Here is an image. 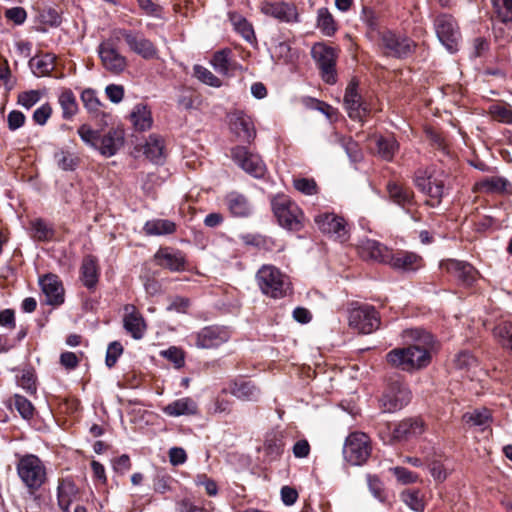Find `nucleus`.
I'll list each match as a JSON object with an SVG mask.
<instances>
[{"label": "nucleus", "mask_w": 512, "mask_h": 512, "mask_svg": "<svg viewBox=\"0 0 512 512\" xmlns=\"http://www.w3.org/2000/svg\"><path fill=\"white\" fill-rule=\"evenodd\" d=\"M107 98L113 103H120L124 97V88L122 85L109 84L105 88Z\"/></svg>", "instance_id": "nucleus-62"}, {"label": "nucleus", "mask_w": 512, "mask_h": 512, "mask_svg": "<svg viewBox=\"0 0 512 512\" xmlns=\"http://www.w3.org/2000/svg\"><path fill=\"white\" fill-rule=\"evenodd\" d=\"M405 347L395 348L387 353V362L404 371L424 368L431 362L435 340L432 334L422 328H408L402 331Z\"/></svg>", "instance_id": "nucleus-1"}, {"label": "nucleus", "mask_w": 512, "mask_h": 512, "mask_svg": "<svg viewBox=\"0 0 512 512\" xmlns=\"http://www.w3.org/2000/svg\"><path fill=\"white\" fill-rule=\"evenodd\" d=\"M357 82L352 80L346 87L344 94V106L348 116L352 120L362 121L368 114L369 108L367 103L362 99L357 90Z\"/></svg>", "instance_id": "nucleus-16"}, {"label": "nucleus", "mask_w": 512, "mask_h": 512, "mask_svg": "<svg viewBox=\"0 0 512 512\" xmlns=\"http://www.w3.org/2000/svg\"><path fill=\"white\" fill-rule=\"evenodd\" d=\"M173 478L169 475H158L154 480V490L157 493L164 494L172 490Z\"/></svg>", "instance_id": "nucleus-61"}, {"label": "nucleus", "mask_w": 512, "mask_h": 512, "mask_svg": "<svg viewBox=\"0 0 512 512\" xmlns=\"http://www.w3.org/2000/svg\"><path fill=\"white\" fill-rule=\"evenodd\" d=\"M425 463L429 466L430 473L436 481L443 482L447 478L446 468L439 460L434 458V454H425Z\"/></svg>", "instance_id": "nucleus-47"}, {"label": "nucleus", "mask_w": 512, "mask_h": 512, "mask_svg": "<svg viewBox=\"0 0 512 512\" xmlns=\"http://www.w3.org/2000/svg\"><path fill=\"white\" fill-rule=\"evenodd\" d=\"M390 199L407 212L415 205L414 192L398 183L390 182L387 185Z\"/></svg>", "instance_id": "nucleus-27"}, {"label": "nucleus", "mask_w": 512, "mask_h": 512, "mask_svg": "<svg viewBox=\"0 0 512 512\" xmlns=\"http://www.w3.org/2000/svg\"><path fill=\"white\" fill-rule=\"evenodd\" d=\"M256 279L261 291L275 299L284 297L290 289L288 278L272 265L262 266Z\"/></svg>", "instance_id": "nucleus-5"}, {"label": "nucleus", "mask_w": 512, "mask_h": 512, "mask_svg": "<svg viewBox=\"0 0 512 512\" xmlns=\"http://www.w3.org/2000/svg\"><path fill=\"white\" fill-rule=\"evenodd\" d=\"M41 99V93L37 90H30L26 92H22L18 96V103L27 108L30 109L33 107L39 100Z\"/></svg>", "instance_id": "nucleus-58"}, {"label": "nucleus", "mask_w": 512, "mask_h": 512, "mask_svg": "<svg viewBox=\"0 0 512 512\" xmlns=\"http://www.w3.org/2000/svg\"><path fill=\"white\" fill-rule=\"evenodd\" d=\"M32 237L37 241H47L53 237V230L42 220L31 221Z\"/></svg>", "instance_id": "nucleus-50"}, {"label": "nucleus", "mask_w": 512, "mask_h": 512, "mask_svg": "<svg viewBox=\"0 0 512 512\" xmlns=\"http://www.w3.org/2000/svg\"><path fill=\"white\" fill-rule=\"evenodd\" d=\"M272 209L279 224L291 231H299L303 227L301 209L285 196H277L272 200Z\"/></svg>", "instance_id": "nucleus-7"}, {"label": "nucleus", "mask_w": 512, "mask_h": 512, "mask_svg": "<svg viewBox=\"0 0 512 512\" xmlns=\"http://www.w3.org/2000/svg\"><path fill=\"white\" fill-rule=\"evenodd\" d=\"M378 155L386 160L391 161L398 150V143L393 137H379L376 140Z\"/></svg>", "instance_id": "nucleus-42"}, {"label": "nucleus", "mask_w": 512, "mask_h": 512, "mask_svg": "<svg viewBox=\"0 0 512 512\" xmlns=\"http://www.w3.org/2000/svg\"><path fill=\"white\" fill-rule=\"evenodd\" d=\"M231 129L239 138L248 142L253 140L256 135L251 118L244 113L235 114L231 122Z\"/></svg>", "instance_id": "nucleus-32"}, {"label": "nucleus", "mask_w": 512, "mask_h": 512, "mask_svg": "<svg viewBox=\"0 0 512 512\" xmlns=\"http://www.w3.org/2000/svg\"><path fill=\"white\" fill-rule=\"evenodd\" d=\"M440 267L456 277L464 285H471L476 277L475 269L466 262L449 259L441 262Z\"/></svg>", "instance_id": "nucleus-23"}, {"label": "nucleus", "mask_w": 512, "mask_h": 512, "mask_svg": "<svg viewBox=\"0 0 512 512\" xmlns=\"http://www.w3.org/2000/svg\"><path fill=\"white\" fill-rule=\"evenodd\" d=\"M446 172L437 166L418 169L415 172L414 184L429 199L426 204L431 207L438 206L445 194Z\"/></svg>", "instance_id": "nucleus-2"}, {"label": "nucleus", "mask_w": 512, "mask_h": 512, "mask_svg": "<svg viewBox=\"0 0 512 512\" xmlns=\"http://www.w3.org/2000/svg\"><path fill=\"white\" fill-rule=\"evenodd\" d=\"M197 411L198 405L190 397L177 399L163 408V413L170 417L195 415Z\"/></svg>", "instance_id": "nucleus-30"}, {"label": "nucleus", "mask_w": 512, "mask_h": 512, "mask_svg": "<svg viewBox=\"0 0 512 512\" xmlns=\"http://www.w3.org/2000/svg\"><path fill=\"white\" fill-rule=\"evenodd\" d=\"M194 75L195 77L203 82L204 84H207L212 87H220L221 86V80L217 78L209 69H207L204 66L201 65H195L194 66Z\"/></svg>", "instance_id": "nucleus-52"}, {"label": "nucleus", "mask_w": 512, "mask_h": 512, "mask_svg": "<svg viewBox=\"0 0 512 512\" xmlns=\"http://www.w3.org/2000/svg\"><path fill=\"white\" fill-rule=\"evenodd\" d=\"M81 279L85 287L92 289L98 282V265L93 256H86L81 266Z\"/></svg>", "instance_id": "nucleus-38"}, {"label": "nucleus", "mask_w": 512, "mask_h": 512, "mask_svg": "<svg viewBox=\"0 0 512 512\" xmlns=\"http://www.w3.org/2000/svg\"><path fill=\"white\" fill-rule=\"evenodd\" d=\"M162 355L173 362L177 368L184 365V355L182 351L176 347H170L169 349L162 352Z\"/></svg>", "instance_id": "nucleus-63"}, {"label": "nucleus", "mask_w": 512, "mask_h": 512, "mask_svg": "<svg viewBox=\"0 0 512 512\" xmlns=\"http://www.w3.org/2000/svg\"><path fill=\"white\" fill-rule=\"evenodd\" d=\"M226 204L231 214L237 217H247L252 212V206L247 198L237 192H231L226 196Z\"/></svg>", "instance_id": "nucleus-36"}, {"label": "nucleus", "mask_w": 512, "mask_h": 512, "mask_svg": "<svg viewBox=\"0 0 512 512\" xmlns=\"http://www.w3.org/2000/svg\"><path fill=\"white\" fill-rule=\"evenodd\" d=\"M81 100L85 108L90 113H98L100 111L101 102L96 96V93L92 89H86L81 94Z\"/></svg>", "instance_id": "nucleus-54"}, {"label": "nucleus", "mask_w": 512, "mask_h": 512, "mask_svg": "<svg viewBox=\"0 0 512 512\" xmlns=\"http://www.w3.org/2000/svg\"><path fill=\"white\" fill-rule=\"evenodd\" d=\"M228 18L234 31L245 41L253 43L256 40L252 24L243 15L238 12H229Z\"/></svg>", "instance_id": "nucleus-33"}, {"label": "nucleus", "mask_w": 512, "mask_h": 512, "mask_svg": "<svg viewBox=\"0 0 512 512\" xmlns=\"http://www.w3.org/2000/svg\"><path fill=\"white\" fill-rule=\"evenodd\" d=\"M271 56L273 59L287 64L294 60L296 53L287 42H280L273 48Z\"/></svg>", "instance_id": "nucleus-49"}, {"label": "nucleus", "mask_w": 512, "mask_h": 512, "mask_svg": "<svg viewBox=\"0 0 512 512\" xmlns=\"http://www.w3.org/2000/svg\"><path fill=\"white\" fill-rule=\"evenodd\" d=\"M317 26L326 36H332L336 31V23L331 13L322 8L318 11Z\"/></svg>", "instance_id": "nucleus-46"}, {"label": "nucleus", "mask_w": 512, "mask_h": 512, "mask_svg": "<svg viewBox=\"0 0 512 512\" xmlns=\"http://www.w3.org/2000/svg\"><path fill=\"white\" fill-rule=\"evenodd\" d=\"M77 133L87 146L98 150L105 157L115 155L124 143V134L117 129H110L105 134H101L88 124H82Z\"/></svg>", "instance_id": "nucleus-4"}, {"label": "nucleus", "mask_w": 512, "mask_h": 512, "mask_svg": "<svg viewBox=\"0 0 512 512\" xmlns=\"http://www.w3.org/2000/svg\"><path fill=\"white\" fill-rule=\"evenodd\" d=\"M507 180L501 177L486 178L477 183V189L484 192H495L506 190Z\"/></svg>", "instance_id": "nucleus-51"}, {"label": "nucleus", "mask_w": 512, "mask_h": 512, "mask_svg": "<svg viewBox=\"0 0 512 512\" xmlns=\"http://www.w3.org/2000/svg\"><path fill=\"white\" fill-rule=\"evenodd\" d=\"M403 502L415 512H424V501L419 490H407L401 494Z\"/></svg>", "instance_id": "nucleus-48"}, {"label": "nucleus", "mask_w": 512, "mask_h": 512, "mask_svg": "<svg viewBox=\"0 0 512 512\" xmlns=\"http://www.w3.org/2000/svg\"><path fill=\"white\" fill-rule=\"evenodd\" d=\"M117 33L124 38L130 50L142 58L152 59L157 56V49L154 44L141 33L126 29H121Z\"/></svg>", "instance_id": "nucleus-17"}, {"label": "nucleus", "mask_w": 512, "mask_h": 512, "mask_svg": "<svg viewBox=\"0 0 512 512\" xmlns=\"http://www.w3.org/2000/svg\"><path fill=\"white\" fill-rule=\"evenodd\" d=\"M228 391L242 401H257L260 396L259 388L252 381L245 379L232 381Z\"/></svg>", "instance_id": "nucleus-26"}, {"label": "nucleus", "mask_w": 512, "mask_h": 512, "mask_svg": "<svg viewBox=\"0 0 512 512\" xmlns=\"http://www.w3.org/2000/svg\"><path fill=\"white\" fill-rule=\"evenodd\" d=\"M260 10L265 15L285 22L297 20L298 17L293 2H261Z\"/></svg>", "instance_id": "nucleus-20"}, {"label": "nucleus", "mask_w": 512, "mask_h": 512, "mask_svg": "<svg viewBox=\"0 0 512 512\" xmlns=\"http://www.w3.org/2000/svg\"><path fill=\"white\" fill-rule=\"evenodd\" d=\"M211 64L216 72L225 76H231L236 70L240 69L238 63L232 58L230 49L217 51L213 55Z\"/></svg>", "instance_id": "nucleus-28"}, {"label": "nucleus", "mask_w": 512, "mask_h": 512, "mask_svg": "<svg viewBox=\"0 0 512 512\" xmlns=\"http://www.w3.org/2000/svg\"><path fill=\"white\" fill-rule=\"evenodd\" d=\"M143 229L151 236L169 235L175 232L176 224L167 219H153L147 221Z\"/></svg>", "instance_id": "nucleus-40"}, {"label": "nucleus", "mask_w": 512, "mask_h": 512, "mask_svg": "<svg viewBox=\"0 0 512 512\" xmlns=\"http://www.w3.org/2000/svg\"><path fill=\"white\" fill-rule=\"evenodd\" d=\"M497 18L502 22L512 21V2H492Z\"/></svg>", "instance_id": "nucleus-55"}, {"label": "nucleus", "mask_w": 512, "mask_h": 512, "mask_svg": "<svg viewBox=\"0 0 512 512\" xmlns=\"http://www.w3.org/2000/svg\"><path fill=\"white\" fill-rule=\"evenodd\" d=\"M98 54L103 67L111 73L119 74L127 66L126 58L116 49L112 39L105 40L98 46Z\"/></svg>", "instance_id": "nucleus-15"}, {"label": "nucleus", "mask_w": 512, "mask_h": 512, "mask_svg": "<svg viewBox=\"0 0 512 512\" xmlns=\"http://www.w3.org/2000/svg\"><path fill=\"white\" fill-rule=\"evenodd\" d=\"M315 223L325 234L337 240H345L347 230L344 220L333 213H321L315 216Z\"/></svg>", "instance_id": "nucleus-18"}, {"label": "nucleus", "mask_w": 512, "mask_h": 512, "mask_svg": "<svg viewBox=\"0 0 512 512\" xmlns=\"http://www.w3.org/2000/svg\"><path fill=\"white\" fill-rule=\"evenodd\" d=\"M55 60L56 56L54 54H40L32 57L29 65L34 75L42 77L49 75L54 70Z\"/></svg>", "instance_id": "nucleus-35"}, {"label": "nucleus", "mask_w": 512, "mask_h": 512, "mask_svg": "<svg viewBox=\"0 0 512 512\" xmlns=\"http://www.w3.org/2000/svg\"><path fill=\"white\" fill-rule=\"evenodd\" d=\"M436 35L446 50L453 54L459 50L461 33L456 20L448 14H441L434 21Z\"/></svg>", "instance_id": "nucleus-9"}, {"label": "nucleus", "mask_w": 512, "mask_h": 512, "mask_svg": "<svg viewBox=\"0 0 512 512\" xmlns=\"http://www.w3.org/2000/svg\"><path fill=\"white\" fill-rule=\"evenodd\" d=\"M294 187L305 195H314L317 193V184L313 179L299 178L294 180Z\"/></svg>", "instance_id": "nucleus-57"}, {"label": "nucleus", "mask_w": 512, "mask_h": 512, "mask_svg": "<svg viewBox=\"0 0 512 512\" xmlns=\"http://www.w3.org/2000/svg\"><path fill=\"white\" fill-rule=\"evenodd\" d=\"M489 114L496 121L512 124V107L507 104H491L489 107Z\"/></svg>", "instance_id": "nucleus-45"}, {"label": "nucleus", "mask_w": 512, "mask_h": 512, "mask_svg": "<svg viewBox=\"0 0 512 512\" xmlns=\"http://www.w3.org/2000/svg\"><path fill=\"white\" fill-rule=\"evenodd\" d=\"M423 431L424 422L420 418H407L394 427L392 434L387 440V443L409 440L413 437L421 435ZM383 440L386 442L384 438Z\"/></svg>", "instance_id": "nucleus-19"}, {"label": "nucleus", "mask_w": 512, "mask_h": 512, "mask_svg": "<svg viewBox=\"0 0 512 512\" xmlns=\"http://www.w3.org/2000/svg\"><path fill=\"white\" fill-rule=\"evenodd\" d=\"M59 104L62 108V117L64 119H71L78 111L76 97L70 89H66L60 94Z\"/></svg>", "instance_id": "nucleus-41"}, {"label": "nucleus", "mask_w": 512, "mask_h": 512, "mask_svg": "<svg viewBox=\"0 0 512 512\" xmlns=\"http://www.w3.org/2000/svg\"><path fill=\"white\" fill-rule=\"evenodd\" d=\"M16 471L23 486L34 495L47 481V468L35 454L17 455Z\"/></svg>", "instance_id": "nucleus-3"}, {"label": "nucleus", "mask_w": 512, "mask_h": 512, "mask_svg": "<svg viewBox=\"0 0 512 512\" xmlns=\"http://www.w3.org/2000/svg\"><path fill=\"white\" fill-rule=\"evenodd\" d=\"M130 120L137 131H146L151 128L153 119L151 111L146 104H136L131 113Z\"/></svg>", "instance_id": "nucleus-34"}, {"label": "nucleus", "mask_w": 512, "mask_h": 512, "mask_svg": "<svg viewBox=\"0 0 512 512\" xmlns=\"http://www.w3.org/2000/svg\"><path fill=\"white\" fill-rule=\"evenodd\" d=\"M124 328L134 339H141L146 328L143 317L135 311L134 306L125 308Z\"/></svg>", "instance_id": "nucleus-31"}, {"label": "nucleus", "mask_w": 512, "mask_h": 512, "mask_svg": "<svg viewBox=\"0 0 512 512\" xmlns=\"http://www.w3.org/2000/svg\"><path fill=\"white\" fill-rule=\"evenodd\" d=\"M145 156L155 164H161L164 161V143L163 139L157 135H150L144 146Z\"/></svg>", "instance_id": "nucleus-37"}, {"label": "nucleus", "mask_w": 512, "mask_h": 512, "mask_svg": "<svg viewBox=\"0 0 512 512\" xmlns=\"http://www.w3.org/2000/svg\"><path fill=\"white\" fill-rule=\"evenodd\" d=\"M311 55L321 72L323 81L330 85L335 84L337 81L336 61L338 50L319 42L313 45Z\"/></svg>", "instance_id": "nucleus-6"}, {"label": "nucleus", "mask_w": 512, "mask_h": 512, "mask_svg": "<svg viewBox=\"0 0 512 512\" xmlns=\"http://www.w3.org/2000/svg\"><path fill=\"white\" fill-rule=\"evenodd\" d=\"M79 489L70 478L61 479L57 487V503L63 512H69L71 504L77 499Z\"/></svg>", "instance_id": "nucleus-24"}, {"label": "nucleus", "mask_w": 512, "mask_h": 512, "mask_svg": "<svg viewBox=\"0 0 512 512\" xmlns=\"http://www.w3.org/2000/svg\"><path fill=\"white\" fill-rule=\"evenodd\" d=\"M157 263L171 271H181L185 269V257L182 252L172 249H161L155 254Z\"/></svg>", "instance_id": "nucleus-29"}, {"label": "nucleus", "mask_w": 512, "mask_h": 512, "mask_svg": "<svg viewBox=\"0 0 512 512\" xmlns=\"http://www.w3.org/2000/svg\"><path fill=\"white\" fill-rule=\"evenodd\" d=\"M411 400V391L401 380H391L380 398V406L384 412L393 413L401 410Z\"/></svg>", "instance_id": "nucleus-8"}, {"label": "nucleus", "mask_w": 512, "mask_h": 512, "mask_svg": "<svg viewBox=\"0 0 512 512\" xmlns=\"http://www.w3.org/2000/svg\"><path fill=\"white\" fill-rule=\"evenodd\" d=\"M230 333L225 327L207 326L190 335L189 340L199 349H214L226 343Z\"/></svg>", "instance_id": "nucleus-13"}, {"label": "nucleus", "mask_w": 512, "mask_h": 512, "mask_svg": "<svg viewBox=\"0 0 512 512\" xmlns=\"http://www.w3.org/2000/svg\"><path fill=\"white\" fill-rule=\"evenodd\" d=\"M371 454L370 438L361 432L351 433L345 441L343 455L351 465H362Z\"/></svg>", "instance_id": "nucleus-10"}, {"label": "nucleus", "mask_w": 512, "mask_h": 512, "mask_svg": "<svg viewBox=\"0 0 512 512\" xmlns=\"http://www.w3.org/2000/svg\"><path fill=\"white\" fill-rule=\"evenodd\" d=\"M380 46L387 56L406 58L416 47L415 42L407 36L396 34L391 30L378 32Z\"/></svg>", "instance_id": "nucleus-11"}, {"label": "nucleus", "mask_w": 512, "mask_h": 512, "mask_svg": "<svg viewBox=\"0 0 512 512\" xmlns=\"http://www.w3.org/2000/svg\"><path fill=\"white\" fill-rule=\"evenodd\" d=\"M122 351H123V347L122 345L119 343V342H112L109 344L108 348H107V352H106V365L111 368L113 367L117 360H118V357L122 354Z\"/></svg>", "instance_id": "nucleus-60"}, {"label": "nucleus", "mask_w": 512, "mask_h": 512, "mask_svg": "<svg viewBox=\"0 0 512 512\" xmlns=\"http://www.w3.org/2000/svg\"><path fill=\"white\" fill-rule=\"evenodd\" d=\"M54 159L57 166L64 171H74L79 164V158L75 154L64 150L56 152Z\"/></svg>", "instance_id": "nucleus-44"}, {"label": "nucleus", "mask_w": 512, "mask_h": 512, "mask_svg": "<svg viewBox=\"0 0 512 512\" xmlns=\"http://www.w3.org/2000/svg\"><path fill=\"white\" fill-rule=\"evenodd\" d=\"M462 418L467 425L479 427L481 430L489 427L492 421L491 413L487 408H477L466 412Z\"/></svg>", "instance_id": "nucleus-39"}, {"label": "nucleus", "mask_w": 512, "mask_h": 512, "mask_svg": "<svg viewBox=\"0 0 512 512\" xmlns=\"http://www.w3.org/2000/svg\"><path fill=\"white\" fill-rule=\"evenodd\" d=\"M7 122L10 130H17L24 125L25 115L20 111L13 110L8 114Z\"/></svg>", "instance_id": "nucleus-64"}, {"label": "nucleus", "mask_w": 512, "mask_h": 512, "mask_svg": "<svg viewBox=\"0 0 512 512\" xmlns=\"http://www.w3.org/2000/svg\"><path fill=\"white\" fill-rule=\"evenodd\" d=\"M380 315L373 306L362 305L349 314V325L359 333L370 334L380 326Z\"/></svg>", "instance_id": "nucleus-12"}, {"label": "nucleus", "mask_w": 512, "mask_h": 512, "mask_svg": "<svg viewBox=\"0 0 512 512\" xmlns=\"http://www.w3.org/2000/svg\"><path fill=\"white\" fill-rule=\"evenodd\" d=\"M39 283L48 304L59 305L64 302V289L57 275L46 274L39 279Z\"/></svg>", "instance_id": "nucleus-22"}, {"label": "nucleus", "mask_w": 512, "mask_h": 512, "mask_svg": "<svg viewBox=\"0 0 512 512\" xmlns=\"http://www.w3.org/2000/svg\"><path fill=\"white\" fill-rule=\"evenodd\" d=\"M386 264L396 270L411 272L422 266V258L413 252L398 251L393 253L390 251Z\"/></svg>", "instance_id": "nucleus-21"}, {"label": "nucleus", "mask_w": 512, "mask_h": 512, "mask_svg": "<svg viewBox=\"0 0 512 512\" xmlns=\"http://www.w3.org/2000/svg\"><path fill=\"white\" fill-rule=\"evenodd\" d=\"M454 364L459 370H469L476 365V359L470 352L463 351L457 354Z\"/></svg>", "instance_id": "nucleus-56"}, {"label": "nucleus", "mask_w": 512, "mask_h": 512, "mask_svg": "<svg viewBox=\"0 0 512 512\" xmlns=\"http://www.w3.org/2000/svg\"><path fill=\"white\" fill-rule=\"evenodd\" d=\"M393 474L402 484L415 483L419 479V476L416 473L408 470L407 468L399 466L393 469Z\"/></svg>", "instance_id": "nucleus-59"}, {"label": "nucleus", "mask_w": 512, "mask_h": 512, "mask_svg": "<svg viewBox=\"0 0 512 512\" xmlns=\"http://www.w3.org/2000/svg\"><path fill=\"white\" fill-rule=\"evenodd\" d=\"M231 157L249 175L254 178L264 177L266 165L258 154L250 152L244 146H237L231 150Z\"/></svg>", "instance_id": "nucleus-14"}, {"label": "nucleus", "mask_w": 512, "mask_h": 512, "mask_svg": "<svg viewBox=\"0 0 512 512\" xmlns=\"http://www.w3.org/2000/svg\"><path fill=\"white\" fill-rule=\"evenodd\" d=\"M13 402L16 410L22 416V418L29 420L34 415V406L32 403L26 399L24 396L15 394L13 397Z\"/></svg>", "instance_id": "nucleus-53"}, {"label": "nucleus", "mask_w": 512, "mask_h": 512, "mask_svg": "<svg viewBox=\"0 0 512 512\" xmlns=\"http://www.w3.org/2000/svg\"><path fill=\"white\" fill-rule=\"evenodd\" d=\"M358 247L363 258L386 264L390 250L378 241L362 239Z\"/></svg>", "instance_id": "nucleus-25"}, {"label": "nucleus", "mask_w": 512, "mask_h": 512, "mask_svg": "<svg viewBox=\"0 0 512 512\" xmlns=\"http://www.w3.org/2000/svg\"><path fill=\"white\" fill-rule=\"evenodd\" d=\"M494 336L502 347L512 354V322H503L495 327Z\"/></svg>", "instance_id": "nucleus-43"}]
</instances>
